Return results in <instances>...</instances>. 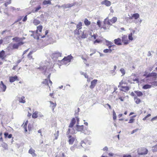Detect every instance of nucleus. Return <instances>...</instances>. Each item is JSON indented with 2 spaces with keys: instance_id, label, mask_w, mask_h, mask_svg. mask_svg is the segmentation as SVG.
Returning <instances> with one entry per match:
<instances>
[{
  "instance_id": "864d4df0",
  "label": "nucleus",
  "mask_w": 157,
  "mask_h": 157,
  "mask_svg": "<svg viewBox=\"0 0 157 157\" xmlns=\"http://www.w3.org/2000/svg\"><path fill=\"white\" fill-rule=\"evenodd\" d=\"M97 24L98 25L99 27H100L101 26V21L98 20L97 22Z\"/></svg>"
},
{
  "instance_id": "c756f323",
  "label": "nucleus",
  "mask_w": 157,
  "mask_h": 157,
  "mask_svg": "<svg viewBox=\"0 0 157 157\" xmlns=\"http://www.w3.org/2000/svg\"><path fill=\"white\" fill-rule=\"evenodd\" d=\"M134 99L136 103L137 104H139L140 102H141V100H140V99L138 98L136 96L134 97Z\"/></svg>"
},
{
  "instance_id": "4be33fe9",
  "label": "nucleus",
  "mask_w": 157,
  "mask_h": 157,
  "mask_svg": "<svg viewBox=\"0 0 157 157\" xmlns=\"http://www.w3.org/2000/svg\"><path fill=\"white\" fill-rule=\"evenodd\" d=\"M19 102L24 103L25 102V98L24 96H22L21 98H19Z\"/></svg>"
},
{
  "instance_id": "6e6d98bb",
  "label": "nucleus",
  "mask_w": 157,
  "mask_h": 157,
  "mask_svg": "<svg viewBox=\"0 0 157 157\" xmlns=\"http://www.w3.org/2000/svg\"><path fill=\"white\" fill-rule=\"evenodd\" d=\"M91 37L92 39H91V40H95L96 38V36L95 35H91Z\"/></svg>"
},
{
  "instance_id": "f257e3e1",
  "label": "nucleus",
  "mask_w": 157,
  "mask_h": 157,
  "mask_svg": "<svg viewBox=\"0 0 157 157\" xmlns=\"http://www.w3.org/2000/svg\"><path fill=\"white\" fill-rule=\"evenodd\" d=\"M38 69L42 71L44 73V74L46 75L47 72L48 73H49V74L48 76V78L49 79V82L52 85V82L50 79L51 73H50V71H52V67L49 68L48 66H44L43 67H40L38 68Z\"/></svg>"
},
{
  "instance_id": "37998d69",
  "label": "nucleus",
  "mask_w": 157,
  "mask_h": 157,
  "mask_svg": "<svg viewBox=\"0 0 157 157\" xmlns=\"http://www.w3.org/2000/svg\"><path fill=\"white\" fill-rule=\"evenodd\" d=\"M42 83L46 85H47L48 86L49 85V83L48 82V80L47 79H45L44 81L42 82Z\"/></svg>"
},
{
  "instance_id": "6e6552de",
  "label": "nucleus",
  "mask_w": 157,
  "mask_h": 157,
  "mask_svg": "<svg viewBox=\"0 0 157 157\" xmlns=\"http://www.w3.org/2000/svg\"><path fill=\"white\" fill-rule=\"evenodd\" d=\"M97 80L94 79L91 82V85L90 87L91 89H93L94 87L97 83Z\"/></svg>"
},
{
  "instance_id": "20e7f679",
  "label": "nucleus",
  "mask_w": 157,
  "mask_h": 157,
  "mask_svg": "<svg viewBox=\"0 0 157 157\" xmlns=\"http://www.w3.org/2000/svg\"><path fill=\"white\" fill-rule=\"evenodd\" d=\"M67 137L69 139L68 142L69 144H73L75 140V138L70 135H68Z\"/></svg>"
},
{
  "instance_id": "423d86ee",
  "label": "nucleus",
  "mask_w": 157,
  "mask_h": 157,
  "mask_svg": "<svg viewBox=\"0 0 157 157\" xmlns=\"http://www.w3.org/2000/svg\"><path fill=\"white\" fill-rule=\"evenodd\" d=\"M116 47V46L114 45H110L109 46V49H104L103 51V52L105 53H111L112 51V50H114L113 49H111V48L112 47Z\"/></svg>"
},
{
  "instance_id": "4d7b16f0",
  "label": "nucleus",
  "mask_w": 157,
  "mask_h": 157,
  "mask_svg": "<svg viewBox=\"0 0 157 157\" xmlns=\"http://www.w3.org/2000/svg\"><path fill=\"white\" fill-rule=\"evenodd\" d=\"M48 30H46L45 32V35L43 36H41L42 38H44L45 37V35H46L48 33Z\"/></svg>"
},
{
  "instance_id": "a878e982",
  "label": "nucleus",
  "mask_w": 157,
  "mask_h": 157,
  "mask_svg": "<svg viewBox=\"0 0 157 157\" xmlns=\"http://www.w3.org/2000/svg\"><path fill=\"white\" fill-rule=\"evenodd\" d=\"M5 52L4 51L2 50L0 52V58H1L2 59H3L5 56Z\"/></svg>"
},
{
  "instance_id": "49530a36",
  "label": "nucleus",
  "mask_w": 157,
  "mask_h": 157,
  "mask_svg": "<svg viewBox=\"0 0 157 157\" xmlns=\"http://www.w3.org/2000/svg\"><path fill=\"white\" fill-rule=\"evenodd\" d=\"M41 8V7L40 5L38 6L37 7L35 8V12H37Z\"/></svg>"
},
{
  "instance_id": "473e14b6",
  "label": "nucleus",
  "mask_w": 157,
  "mask_h": 157,
  "mask_svg": "<svg viewBox=\"0 0 157 157\" xmlns=\"http://www.w3.org/2000/svg\"><path fill=\"white\" fill-rule=\"evenodd\" d=\"M38 112L37 111H36L33 113L32 115L33 118H36L38 117Z\"/></svg>"
},
{
  "instance_id": "bb28decb",
  "label": "nucleus",
  "mask_w": 157,
  "mask_h": 157,
  "mask_svg": "<svg viewBox=\"0 0 157 157\" xmlns=\"http://www.w3.org/2000/svg\"><path fill=\"white\" fill-rule=\"evenodd\" d=\"M4 135L5 138L7 137L8 138H11L12 137V135L11 134L9 135L8 133L7 132H5L4 134Z\"/></svg>"
},
{
  "instance_id": "aec40b11",
  "label": "nucleus",
  "mask_w": 157,
  "mask_h": 157,
  "mask_svg": "<svg viewBox=\"0 0 157 157\" xmlns=\"http://www.w3.org/2000/svg\"><path fill=\"white\" fill-rule=\"evenodd\" d=\"M82 133L85 134L89 135H90L92 133V132L90 130L86 129L84 130L82 132Z\"/></svg>"
},
{
  "instance_id": "39448f33",
  "label": "nucleus",
  "mask_w": 157,
  "mask_h": 157,
  "mask_svg": "<svg viewBox=\"0 0 157 157\" xmlns=\"http://www.w3.org/2000/svg\"><path fill=\"white\" fill-rule=\"evenodd\" d=\"M122 41L124 45H127L129 43V41L127 39V36L124 35L122 37Z\"/></svg>"
},
{
  "instance_id": "c03bdc74",
  "label": "nucleus",
  "mask_w": 157,
  "mask_h": 157,
  "mask_svg": "<svg viewBox=\"0 0 157 157\" xmlns=\"http://www.w3.org/2000/svg\"><path fill=\"white\" fill-rule=\"evenodd\" d=\"M18 42V43L16 44L17 45V46L18 47H19V46H21V45H23L24 44V43L21 41Z\"/></svg>"
},
{
  "instance_id": "cd10ccee",
  "label": "nucleus",
  "mask_w": 157,
  "mask_h": 157,
  "mask_svg": "<svg viewBox=\"0 0 157 157\" xmlns=\"http://www.w3.org/2000/svg\"><path fill=\"white\" fill-rule=\"evenodd\" d=\"M134 92L138 97H140L143 95V93L141 91H134Z\"/></svg>"
},
{
  "instance_id": "e433bc0d",
  "label": "nucleus",
  "mask_w": 157,
  "mask_h": 157,
  "mask_svg": "<svg viewBox=\"0 0 157 157\" xmlns=\"http://www.w3.org/2000/svg\"><path fill=\"white\" fill-rule=\"evenodd\" d=\"M12 40L16 42H18L21 41V39L18 37H15L13 38Z\"/></svg>"
},
{
  "instance_id": "5fc2aeb1",
  "label": "nucleus",
  "mask_w": 157,
  "mask_h": 157,
  "mask_svg": "<svg viewBox=\"0 0 157 157\" xmlns=\"http://www.w3.org/2000/svg\"><path fill=\"white\" fill-rule=\"evenodd\" d=\"M38 116L41 117H44V115L42 114L40 112H38Z\"/></svg>"
},
{
  "instance_id": "b1692460",
  "label": "nucleus",
  "mask_w": 157,
  "mask_h": 157,
  "mask_svg": "<svg viewBox=\"0 0 157 157\" xmlns=\"http://www.w3.org/2000/svg\"><path fill=\"white\" fill-rule=\"evenodd\" d=\"M139 17L140 15L138 13H134L132 15L131 18L132 19V18H134L135 19H137L138 18H139Z\"/></svg>"
},
{
  "instance_id": "de8ad7c7",
  "label": "nucleus",
  "mask_w": 157,
  "mask_h": 157,
  "mask_svg": "<svg viewBox=\"0 0 157 157\" xmlns=\"http://www.w3.org/2000/svg\"><path fill=\"white\" fill-rule=\"evenodd\" d=\"M152 150L153 151H157V145L153 147Z\"/></svg>"
},
{
  "instance_id": "338daca9",
  "label": "nucleus",
  "mask_w": 157,
  "mask_h": 157,
  "mask_svg": "<svg viewBox=\"0 0 157 157\" xmlns=\"http://www.w3.org/2000/svg\"><path fill=\"white\" fill-rule=\"evenodd\" d=\"M157 119V116L153 117V118H152V119H151V121H154L156 120Z\"/></svg>"
},
{
  "instance_id": "7c9ffc66",
  "label": "nucleus",
  "mask_w": 157,
  "mask_h": 157,
  "mask_svg": "<svg viewBox=\"0 0 157 157\" xmlns=\"http://www.w3.org/2000/svg\"><path fill=\"white\" fill-rule=\"evenodd\" d=\"M117 20V18L116 17H113L112 19L110 20V21L112 23H114L116 22Z\"/></svg>"
},
{
  "instance_id": "13d9d810",
  "label": "nucleus",
  "mask_w": 157,
  "mask_h": 157,
  "mask_svg": "<svg viewBox=\"0 0 157 157\" xmlns=\"http://www.w3.org/2000/svg\"><path fill=\"white\" fill-rule=\"evenodd\" d=\"M106 42H108V44H107V45L108 46H109L110 45H112V44H113V43L112 42L110 41H107Z\"/></svg>"
},
{
  "instance_id": "72a5a7b5",
  "label": "nucleus",
  "mask_w": 157,
  "mask_h": 157,
  "mask_svg": "<svg viewBox=\"0 0 157 157\" xmlns=\"http://www.w3.org/2000/svg\"><path fill=\"white\" fill-rule=\"evenodd\" d=\"M2 146L4 149H8V145L6 143L3 142L2 144Z\"/></svg>"
},
{
  "instance_id": "412c9836",
  "label": "nucleus",
  "mask_w": 157,
  "mask_h": 157,
  "mask_svg": "<svg viewBox=\"0 0 157 157\" xmlns=\"http://www.w3.org/2000/svg\"><path fill=\"white\" fill-rule=\"evenodd\" d=\"M52 4L50 0H44L42 2V5H48Z\"/></svg>"
},
{
  "instance_id": "f704fd0d",
  "label": "nucleus",
  "mask_w": 157,
  "mask_h": 157,
  "mask_svg": "<svg viewBox=\"0 0 157 157\" xmlns=\"http://www.w3.org/2000/svg\"><path fill=\"white\" fill-rule=\"evenodd\" d=\"M151 87V85L148 84H146L143 86V88L144 89H147L150 88Z\"/></svg>"
},
{
  "instance_id": "c85d7f7f",
  "label": "nucleus",
  "mask_w": 157,
  "mask_h": 157,
  "mask_svg": "<svg viewBox=\"0 0 157 157\" xmlns=\"http://www.w3.org/2000/svg\"><path fill=\"white\" fill-rule=\"evenodd\" d=\"M50 102L51 104V107L52 108V110H53L56 107V103H54L52 101H50Z\"/></svg>"
},
{
  "instance_id": "69168bd1",
  "label": "nucleus",
  "mask_w": 157,
  "mask_h": 157,
  "mask_svg": "<svg viewBox=\"0 0 157 157\" xmlns=\"http://www.w3.org/2000/svg\"><path fill=\"white\" fill-rule=\"evenodd\" d=\"M59 131H57L56 133V134H57V136H56V138H55V139L56 140L57 139L58 137L59 136Z\"/></svg>"
},
{
  "instance_id": "ddd939ff",
  "label": "nucleus",
  "mask_w": 157,
  "mask_h": 157,
  "mask_svg": "<svg viewBox=\"0 0 157 157\" xmlns=\"http://www.w3.org/2000/svg\"><path fill=\"white\" fill-rule=\"evenodd\" d=\"M72 56H68L67 57H65L61 61H65L67 62H70L71 61V59L72 58Z\"/></svg>"
},
{
  "instance_id": "603ef678",
  "label": "nucleus",
  "mask_w": 157,
  "mask_h": 157,
  "mask_svg": "<svg viewBox=\"0 0 157 157\" xmlns=\"http://www.w3.org/2000/svg\"><path fill=\"white\" fill-rule=\"evenodd\" d=\"M75 144L73 146H72L70 148L71 150L72 151H74L75 149Z\"/></svg>"
},
{
  "instance_id": "052dcab7",
  "label": "nucleus",
  "mask_w": 157,
  "mask_h": 157,
  "mask_svg": "<svg viewBox=\"0 0 157 157\" xmlns=\"http://www.w3.org/2000/svg\"><path fill=\"white\" fill-rule=\"evenodd\" d=\"M134 120L133 119H131L129 120L128 123H133L134 122Z\"/></svg>"
},
{
  "instance_id": "f3484780",
  "label": "nucleus",
  "mask_w": 157,
  "mask_h": 157,
  "mask_svg": "<svg viewBox=\"0 0 157 157\" xmlns=\"http://www.w3.org/2000/svg\"><path fill=\"white\" fill-rule=\"evenodd\" d=\"M76 122V120L75 118H73L69 126V127L72 128Z\"/></svg>"
},
{
  "instance_id": "a211bd4d",
  "label": "nucleus",
  "mask_w": 157,
  "mask_h": 157,
  "mask_svg": "<svg viewBox=\"0 0 157 157\" xmlns=\"http://www.w3.org/2000/svg\"><path fill=\"white\" fill-rule=\"evenodd\" d=\"M121 88L120 89V90L125 92L128 91L129 90V88L127 86H121Z\"/></svg>"
},
{
  "instance_id": "2eb2a0df",
  "label": "nucleus",
  "mask_w": 157,
  "mask_h": 157,
  "mask_svg": "<svg viewBox=\"0 0 157 157\" xmlns=\"http://www.w3.org/2000/svg\"><path fill=\"white\" fill-rule=\"evenodd\" d=\"M35 151L33 149L31 148L29 151V153L31 154L33 157H36V155L35 153Z\"/></svg>"
},
{
  "instance_id": "8fccbe9b",
  "label": "nucleus",
  "mask_w": 157,
  "mask_h": 157,
  "mask_svg": "<svg viewBox=\"0 0 157 157\" xmlns=\"http://www.w3.org/2000/svg\"><path fill=\"white\" fill-rule=\"evenodd\" d=\"M151 73V76L152 77H154L155 78H156V77L157 75V74L155 72H152Z\"/></svg>"
},
{
  "instance_id": "6ab92c4d",
  "label": "nucleus",
  "mask_w": 157,
  "mask_h": 157,
  "mask_svg": "<svg viewBox=\"0 0 157 157\" xmlns=\"http://www.w3.org/2000/svg\"><path fill=\"white\" fill-rule=\"evenodd\" d=\"M135 31L134 30H133L132 32H131L129 34L128 36L129 39L130 40H133V37H132V35L133 34L135 33Z\"/></svg>"
},
{
  "instance_id": "a18cd8bd",
  "label": "nucleus",
  "mask_w": 157,
  "mask_h": 157,
  "mask_svg": "<svg viewBox=\"0 0 157 157\" xmlns=\"http://www.w3.org/2000/svg\"><path fill=\"white\" fill-rule=\"evenodd\" d=\"M12 48L13 49H18V47L17 46V44L16 43L14 44Z\"/></svg>"
},
{
  "instance_id": "dca6fc26",
  "label": "nucleus",
  "mask_w": 157,
  "mask_h": 157,
  "mask_svg": "<svg viewBox=\"0 0 157 157\" xmlns=\"http://www.w3.org/2000/svg\"><path fill=\"white\" fill-rule=\"evenodd\" d=\"M17 79V76L15 75L14 76L10 77H9L10 82H13Z\"/></svg>"
},
{
  "instance_id": "1a4fd4ad",
  "label": "nucleus",
  "mask_w": 157,
  "mask_h": 157,
  "mask_svg": "<svg viewBox=\"0 0 157 157\" xmlns=\"http://www.w3.org/2000/svg\"><path fill=\"white\" fill-rule=\"evenodd\" d=\"M83 125H76V126L75 129L78 132H81L82 133V132L83 131Z\"/></svg>"
},
{
  "instance_id": "09e8293b",
  "label": "nucleus",
  "mask_w": 157,
  "mask_h": 157,
  "mask_svg": "<svg viewBox=\"0 0 157 157\" xmlns=\"http://www.w3.org/2000/svg\"><path fill=\"white\" fill-rule=\"evenodd\" d=\"M151 84L155 86H157V81L153 82L151 83Z\"/></svg>"
},
{
  "instance_id": "2f4dec72",
  "label": "nucleus",
  "mask_w": 157,
  "mask_h": 157,
  "mask_svg": "<svg viewBox=\"0 0 157 157\" xmlns=\"http://www.w3.org/2000/svg\"><path fill=\"white\" fill-rule=\"evenodd\" d=\"M34 52L33 51H30L28 55V58L30 60H31V59H32V60L33 59V58L32 56H31V55Z\"/></svg>"
},
{
  "instance_id": "f8f14e48",
  "label": "nucleus",
  "mask_w": 157,
  "mask_h": 157,
  "mask_svg": "<svg viewBox=\"0 0 157 157\" xmlns=\"http://www.w3.org/2000/svg\"><path fill=\"white\" fill-rule=\"evenodd\" d=\"M101 3L102 5H105L107 6H109L111 4V2L107 0H105L102 1Z\"/></svg>"
},
{
  "instance_id": "58836bf2",
  "label": "nucleus",
  "mask_w": 157,
  "mask_h": 157,
  "mask_svg": "<svg viewBox=\"0 0 157 157\" xmlns=\"http://www.w3.org/2000/svg\"><path fill=\"white\" fill-rule=\"evenodd\" d=\"M30 32H31L33 33V34H32L31 35V36H33L35 39H36L37 40H38L39 39V37H38V36H35L34 34L35 33L34 31H30Z\"/></svg>"
},
{
  "instance_id": "0eeeda50",
  "label": "nucleus",
  "mask_w": 157,
  "mask_h": 157,
  "mask_svg": "<svg viewBox=\"0 0 157 157\" xmlns=\"http://www.w3.org/2000/svg\"><path fill=\"white\" fill-rule=\"evenodd\" d=\"M75 4L73 3L71 4H65L62 5V7L63 9H66L68 8H70L75 5Z\"/></svg>"
},
{
  "instance_id": "79ce46f5",
  "label": "nucleus",
  "mask_w": 157,
  "mask_h": 157,
  "mask_svg": "<svg viewBox=\"0 0 157 157\" xmlns=\"http://www.w3.org/2000/svg\"><path fill=\"white\" fill-rule=\"evenodd\" d=\"M80 144L81 146L84 148L86 149V144L83 141H82L80 143Z\"/></svg>"
},
{
  "instance_id": "4468645a",
  "label": "nucleus",
  "mask_w": 157,
  "mask_h": 157,
  "mask_svg": "<svg viewBox=\"0 0 157 157\" xmlns=\"http://www.w3.org/2000/svg\"><path fill=\"white\" fill-rule=\"evenodd\" d=\"M0 88L2 89L3 92L6 91V86L4 85L2 81H1L0 83Z\"/></svg>"
},
{
  "instance_id": "f03ea898",
  "label": "nucleus",
  "mask_w": 157,
  "mask_h": 157,
  "mask_svg": "<svg viewBox=\"0 0 157 157\" xmlns=\"http://www.w3.org/2000/svg\"><path fill=\"white\" fill-rule=\"evenodd\" d=\"M148 152L147 149L145 148H140L138 151V155L133 157H139L138 155H146Z\"/></svg>"
},
{
  "instance_id": "9d476101",
  "label": "nucleus",
  "mask_w": 157,
  "mask_h": 157,
  "mask_svg": "<svg viewBox=\"0 0 157 157\" xmlns=\"http://www.w3.org/2000/svg\"><path fill=\"white\" fill-rule=\"evenodd\" d=\"M76 133L75 130L72 128H68L67 131L66 132V134L68 135L70 133L71 134H74Z\"/></svg>"
},
{
  "instance_id": "c9c22d12",
  "label": "nucleus",
  "mask_w": 157,
  "mask_h": 157,
  "mask_svg": "<svg viewBox=\"0 0 157 157\" xmlns=\"http://www.w3.org/2000/svg\"><path fill=\"white\" fill-rule=\"evenodd\" d=\"M84 23L85 25L86 26H88L90 24V22L86 18H85L84 20Z\"/></svg>"
},
{
  "instance_id": "3c124183",
  "label": "nucleus",
  "mask_w": 157,
  "mask_h": 157,
  "mask_svg": "<svg viewBox=\"0 0 157 157\" xmlns=\"http://www.w3.org/2000/svg\"><path fill=\"white\" fill-rule=\"evenodd\" d=\"M113 120H115L116 119V113L114 111H113Z\"/></svg>"
},
{
  "instance_id": "5701e85b",
  "label": "nucleus",
  "mask_w": 157,
  "mask_h": 157,
  "mask_svg": "<svg viewBox=\"0 0 157 157\" xmlns=\"http://www.w3.org/2000/svg\"><path fill=\"white\" fill-rule=\"evenodd\" d=\"M40 21L37 19H34L33 21V24L35 25H37L40 23Z\"/></svg>"
},
{
  "instance_id": "4c0bfd02",
  "label": "nucleus",
  "mask_w": 157,
  "mask_h": 157,
  "mask_svg": "<svg viewBox=\"0 0 157 157\" xmlns=\"http://www.w3.org/2000/svg\"><path fill=\"white\" fill-rule=\"evenodd\" d=\"M82 26V23L81 22H79L78 25H77L76 27L77 29H78V30L79 31L80 29H81Z\"/></svg>"
},
{
  "instance_id": "a19ab883",
  "label": "nucleus",
  "mask_w": 157,
  "mask_h": 157,
  "mask_svg": "<svg viewBox=\"0 0 157 157\" xmlns=\"http://www.w3.org/2000/svg\"><path fill=\"white\" fill-rule=\"evenodd\" d=\"M42 25H39L37 27V30L36 33L38 32V30L40 32H41L42 30Z\"/></svg>"
},
{
  "instance_id": "774afa93",
  "label": "nucleus",
  "mask_w": 157,
  "mask_h": 157,
  "mask_svg": "<svg viewBox=\"0 0 157 157\" xmlns=\"http://www.w3.org/2000/svg\"><path fill=\"white\" fill-rule=\"evenodd\" d=\"M123 157H131V155H124Z\"/></svg>"
},
{
  "instance_id": "e2e57ef3",
  "label": "nucleus",
  "mask_w": 157,
  "mask_h": 157,
  "mask_svg": "<svg viewBox=\"0 0 157 157\" xmlns=\"http://www.w3.org/2000/svg\"><path fill=\"white\" fill-rule=\"evenodd\" d=\"M27 20V16L26 15L23 18L22 21H23L25 22Z\"/></svg>"
},
{
  "instance_id": "0e129e2a",
  "label": "nucleus",
  "mask_w": 157,
  "mask_h": 157,
  "mask_svg": "<svg viewBox=\"0 0 157 157\" xmlns=\"http://www.w3.org/2000/svg\"><path fill=\"white\" fill-rule=\"evenodd\" d=\"M101 41L99 40L96 39L94 41V44H95L96 43H99Z\"/></svg>"
},
{
  "instance_id": "ea45409f",
  "label": "nucleus",
  "mask_w": 157,
  "mask_h": 157,
  "mask_svg": "<svg viewBox=\"0 0 157 157\" xmlns=\"http://www.w3.org/2000/svg\"><path fill=\"white\" fill-rule=\"evenodd\" d=\"M120 71L122 74V76H123L125 74L126 71L124 68H121L120 70Z\"/></svg>"
},
{
  "instance_id": "9b49d317",
  "label": "nucleus",
  "mask_w": 157,
  "mask_h": 157,
  "mask_svg": "<svg viewBox=\"0 0 157 157\" xmlns=\"http://www.w3.org/2000/svg\"><path fill=\"white\" fill-rule=\"evenodd\" d=\"M114 43L117 45H122L121 40L120 38H118L114 40Z\"/></svg>"
},
{
  "instance_id": "393cba45",
  "label": "nucleus",
  "mask_w": 157,
  "mask_h": 157,
  "mask_svg": "<svg viewBox=\"0 0 157 157\" xmlns=\"http://www.w3.org/2000/svg\"><path fill=\"white\" fill-rule=\"evenodd\" d=\"M104 23L105 25H112L110 20H108V17L105 19Z\"/></svg>"
},
{
  "instance_id": "bf43d9fd",
  "label": "nucleus",
  "mask_w": 157,
  "mask_h": 157,
  "mask_svg": "<svg viewBox=\"0 0 157 157\" xmlns=\"http://www.w3.org/2000/svg\"><path fill=\"white\" fill-rule=\"evenodd\" d=\"M138 130V129H134L131 132V134H133V133H134L136 132Z\"/></svg>"
},
{
  "instance_id": "680f3d73",
  "label": "nucleus",
  "mask_w": 157,
  "mask_h": 157,
  "mask_svg": "<svg viewBox=\"0 0 157 157\" xmlns=\"http://www.w3.org/2000/svg\"><path fill=\"white\" fill-rule=\"evenodd\" d=\"M10 9L13 11L15 10H16V9L14 7H12V6L10 7Z\"/></svg>"
},
{
  "instance_id": "7ed1b4c3",
  "label": "nucleus",
  "mask_w": 157,
  "mask_h": 157,
  "mask_svg": "<svg viewBox=\"0 0 157 157\" xmlns=\"http://www.w3.org/2000/svg\"><path fill=\"white\" fill-rule=\"evenodd\" d=\"M62 53H61L56 52L53 53L52 55V58L56 62H59L60 60L59 58L61 56Z\"/></svg>"
}]
</instances>
